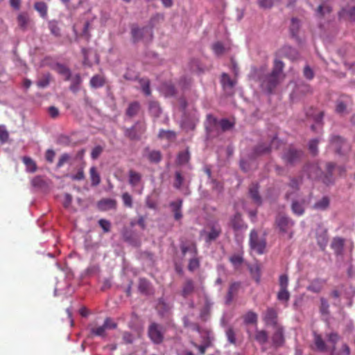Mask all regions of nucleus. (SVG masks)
Masks as SVG:
<instances>
[{
	"label": "nucleus",
	"mask_w": 355,
	"mask_h": 355,
	"mask_svg": "<svg viewBox=\"0 0 355 355\" xmlns=\"http://www.w3.org/2000/svg\"><path fill=\"white\" fill-rule=\"evenodd\" d=\"M284 64L282 61L275 60L272 72L267 75L261 82V87L268 93H272L279 83L280 76Z\"/></svg>",
	"instance_id": "f257e3e1"
},
{
	"label": "nucleus",
	"mask_w": 355,
	"mask_h": 355,
	"mask_svg": "<svg viewBox=\"0 0 355 355\" xmlns=\"http://www.w3.org/2000/svg\"><path fill=\"white\" fill-rule=\"evenodd\" d=\"M281 143V141L276 137H274L269 141L259 143L254 148L251 157L254 159L257 157L269 154L272 148L278 149Z\"/></svg>",
	"instance_id": "f03ea898"
},
{
	"label": "nucleus",
	"mask_w": 355,
	"mask_h": 355,
	"mask_svg": "<svg viewBox=\"0 0 355 355\" xmlns=\"http://www.w3.org/2000/svg\"><path fill=\"white\" fill-rule=\"evenodd\" d=\"M249 245L250 248L258 254L266 252V239L264 235H259L257 230H252L250 233Z\"/></svg>",
	"instance_id": "7ed1b4c3"
},
{
	"label": "nucleus",
	"mask_w": 355,
	"mask_h": 355,
	"mask_svg": "<svg viewBox=\"0 0 355 355\" xmlns=\"http://www.w3.org/2000/svg\"><path fill=\"white\" fill-rule=\"evenodd\" d=\"M275 224L279 231L283 234H288V238L291 239L293 235V231L291 230L295 222L289 217L279 214L275 219Z\"/></svg>",
	"instance_id": "20e7f679"
},
{
	"label": "nucleus",
	"mask_w": 355,
	"mask_h": 355,
	"mask_svg": "<svg viewBox=\"0 0 355 355\" xmlns=\"http://www.w3.org/2000/svg\"><path fill=\"white\" fill-rule=\"evenodd\" d=\"M146 130V125L144 122L137 121L130 128H125L124 135L129 139L137 141L141 139L142 135Z\"/></svg>",
	"instance_id": "39448f33"
},
{
	"label": "nucleus",
	"mask_w": 355,
	"mask_h": 355,
	"mask_svg": "<svg viewBox=\"0 0 355 355\" xmlns=\"http://www.w3.org/2000/svg\"><path fill=\"white\" fill-rule=\"evenodd\" d=\"M148 336L154 344H161L164 338L163 327L156 322H151L148 328Z\"/></svg>",
	"instance_id": "423d86ee"
},
{
	"label": "nucleus",
	"mask_w": 355,
	"mask_h": 355,
	"mask_svg": "<svg viewBox=\"0 0 355 355\" xmlns=\"http://www.w3.org/2000/svg\"><path fill=\"white\" fill-rule=\"evenodd\" d=\"M302 152L293 147H289L282 155L283 160L289 164H294L300 162Z\"/></svg>",
	"instance_id": "0eeeda50"
},
{
	"label": "nucleus",
	"mask_w": 355,
	"mask_h": 355,
	"mask_svg": "<svg viewBox=\"0 0 355 355\" xmlns=\"http://www.w3.org/2000/svg\"><path fill=\"white\" fill-rule=\"evenodd\" d=\"M327 173L324 176L323 182L329 184L333 182V172L336 171L339 175H342L345 172V169L343 166H336L334 163L329 162L326 165Z\"/></svg>",
	"instance_id": "6e6552de"
},
{
	"label": "nucleus",
	"mask_w": 355,
	"mask_h": 355,
	"mask_svg": "<svg viewBox=\"0 0 355 355\" xmlns=\"http://www.w3.org/2000/svg\"><path fill=\"white\" fill-rule=\"evenodd\" d=\"M263 320L266 324L275 326L277 324V311L272 307H268L263 314Z\"/></svg>",
	"instance_id": "1a4fd4ad"
},
{
	"label": "nucleus",
	"mask_w": 355,
	"mask_h": 355,
	"mask_svg": "<svg viewBox=\"0 0 355 355\" xmlns=\"http://www.w3.org/2000/svg\"><path fill=\"white\" fill-rule=\"evenodd\" d=\"M240 287L241 284L239 282H234L230 285L227 293L225 296L226 304L230 305L232 302L234 297L237 295Z\"/></svg>",
	"instance_id": "9d476101"
},
{
	"label": "nucleus",
	"mask_w": 355,
	"mask_h": 355,
	"mask_svg": "<svg viewBox=\"0 0 355 355\" xmlns=\"http://www.w3.org/2000/svg\"><path fill=\"white\" fill-rule=\"evenodd\" d=\"M116 200L111 198H103L98 202V208L101 211L115 209L116 208Z\"/></svg>",
	"instance_id": "9b49d317"
},
{
	"label": "nucleus",
	"mask_w": 355,
	"mask_h": 355,
	"mask_svg": "<svg viewBox=\"0 0 355 355\" xmlns=\"http://www.w3.org/2000/svg\"><path fill=\"white\" fill-rule=\"evenodd\" d=\"M305 171H306L309 178L313 180L320 178L322 175L321 169L317 164H311L306 165L305 167Z\"/></svg>",
	"instance_id": "f8f14e48"
},
{
	"label": "nucleus",
	"mask_w": 355,
	"mask_h": 355,
	"mask_svg": "<svg viewBox=\"0 0 355 355\" xmlns=\"http://www.w3.org/2000/svg\"><path fill=\"white\" fill-rule=\"evenodd\" d=\"M148 31L146 27L139 28L136 25H132L131 27V35L132 42L134 43L140 41L144 35V33Z\"/></svg>",
	"instance_id": "ddd939ff"
},
{
	"label": "nucleus",
	"mask_w": 355,
	"mask_h": 355,
	"mask_svg": "<svg viewBox=\"0 0 355 355\" xmlns=\"http://www.w3.org/2000/svg\"><path fill=\"white\" fill-rule=\"evenodd\" d=\"M17 21L19 28L23 31H26L28 29V25L31 22L28 14L25 12H20L17 15Z\"/></svg>",
	"instance_id": "4468645a"
},
{
	"label": "nucleus",
	"mask_w": 355,
	"mask_h": 355,
	"mask_svg": "<svg viewBox=\"0 0 355 355\" xmlns=\"http://www.w3.org/2000/svg\"><path fill=\"white\" fill-rule=\"evenodd\" d=\"M212 304L213 303L210 301V300L206 297L205 299L204 306L200 311V318L202 320L206 321L209 318Z\"/></svg>",
	"instance_id": "2eb2a0df"
},
{
	"label": "nucleus",
	"mask_w": 355,
	"mask_h": 355,
	"mask_svg": "<svg viewBox=\"0 0 355 355\" xmlns=\"http://www.w3.org/2000/svg\"><path fill=\"white\" fill-rule=\"evenodd\" d=\"M231 225L234 231L247 229L248 226L243 223L241 215L236 213L231 220Z\"/></svg>",
	"instance_id": "dca6fc26"
},
{
	"label": "nucleus",
	"mask_w": 355,
	"mask_h": 355,
	"mask_svg": "<svg viewBox=\"0 0 355 355\" xmlns=\"http://www.w3.org/2000/svg\"><path fill=\"white\" fill-rule=\"evenodd\" d=\"M345 239L340 237L334 238L331 244V248L334 250L336 255H342L343 253Z\"/></svg>",
	"instance_id": "f3484780"
},
{
	"label": "nucleus",
	"mask_w": 355,
	"mask_h": 355,
	"mask_svg": "<svg viewBox=\"0 0 355 355\" xmlns=\"http://www.w3.org/2000/svg\"><path fill=\"white\" fill-rule=\"evenodd\" d=\"M194 290V282L191 279H187L182 285L181 295L183 297L187 298L193 293Z\"/></svg>",
	"instance_id": "a211bd4d"
},
{
	"label": "nucleus",
	"mask_w": 355,
	"mask_h": 355,
	"mask_svg": "<svg viewBox=\"0 0 355 355\" xmlns=\"http://www.w3.org/2000/svg\"><path fill=\"white\" fill-rule=\"evenodd\" d=\"M317 243L322 250H324L328 243V234L327 230L320 229L317 232Z\"/></svg>",
	"instance_id": "6ab92c4d"
},
{
	"label": "nucleus",
	"mask_w": 355,
	"mask_h": 355,
	"mask_svg": "<svg viewBox=\"0 0 355 355\" xmlns=\"http://www.w3.org/2000/svg\"><path fill=\"white\" fill-rule=\"evenodd\" d=\"M221 228L218 224H212L210 225V232L207 235L206 241L210 242L216 240L221 234Z\"/></svg>",
	"instance_id": "aec40b11"
},
{
	"label": "nucleus",
	"mask_w": 355,
	"mask_h": 355,
	"mask_svg": "<svg viewBox=\"0 0 355 355\" xmlns=\"http://www.w3.org/2000/svg\"><path fill=\"white\" fill-rule=\"evenodd\" d=\"M321 1L322 3L319 5L315 11L316 15L320 17H322L326 14H329L331 12V7L328 3L330 0Z\"/></svg>",
	"instance_id": "412c9836"
},
{
	"label": "nucleus",
	"mask_w": 355,
	"mask_h": 355,
	"mask_svg": "<svg viewBox=\"0 0 355 355\" xmlns=\"http://www.w3.org/2000/svg\"><path fill=\"white\" fill-rule=\"evenodd\" d=\"M249 194L254 203L260 205L262 202L261 198L259 193V187L257 184H252L249 188Z\"/></svg>",
	"instance_id": "4be33fe9"
},
{
	"label": "nucleus",
	"mask_w": 355,
	"mask_h": 355,
	"mask_svg": "<svg viewBox=\"0 0 355 355\" xmlns=\"http://www.w3.org/2000/svg\"><path fill=\"white\" fill-rule=\"evenodd\" d=\"M182 200H178L177 201H173L170 203V207L172 208V211L174 214V218L176 220H179L182 218Z\"/></svg>",
	"instance_id": "5701e85b"
},
{
	"label": "nucleus",
	"mask_w": 355,
	"mask_h": 355,
	"mask_svg": "<svg viewBox=\"0 0 355 355\" xmlns=\"http://www.w3.org/2000/svg\"><path fill=\"white\" fill-rule=\"evenodd\" d=\"M324 284L325 282L322 279H314L307 286V290L315 293H318L322 290Z\"/></svg>",
	"instance_id": "b1692460"
},
{
	"label": "nucleus",
	"mask_w": 355,
	"mask_h": 355,
	"mask_svg": "<svg viewBox=\"0 0 355 355\" xmlns=\"http://www.w3.org/2000/svg\"><path fill=\"white\" fill-rule=\"evenodd\" d=\"M180 249L183 256H185L187 252H189L193 257L198 254V250L196 243H191L189 244L182 243Z\"/></svg>",
	"instance_id": "393cba45"
},
{
	"label": "nucleus",
	"mask_w": 355,
	"mask_h": 355,
	"mask_svg": "<svg viewBox=\"0 0 355 355\" xmlns=\"http://www.w3.org/2000/svg\"><path fill=\"white\" fill-rule=\"evenodd\" d=\"M161 92L165 96H173L175 94V88L171 83H164L160 87Z\"/></svg>",
	"instance_id": "a878e982"
},
{
	"label": "nucleus",
	"mask_w": 355,
	"mask_h": 355,
	"mask_svg": "<svg viewBox=\"0 0 355 355\" xmlns=\"http://www.w3.org/2000/svg\"><path fill=\"white\" fill-rule=\"evenodd\" d=\"M272 340L276 347H279L283 345L284 342V338L283 331L282 329H278L273 334Z\"/></svg>",
	"instance_id": "bb28decb"
},
{
	"label": "nucleus",
	"mask_w": 355,
	"mask_h": 355,
	"mask_svg": "<svg viewBox=\"0 0 355 355\" xmlns=\"http://www.w3.org/2000/svg\"><path fill=\"white\" fill-rule=\"evenodd\" d=\"M49 29L51 31V33L53 35L56 37H59L61 36V30L59 26L58 21L56 20L49 21L48 23Z\"/></svg>",
	"instance_id": "cd10ccee"
},
{
	"label": "nucleus",
	"mask_w": 355,
	"mask_h": 355,
	"mask_svg": "<svg viewBox=\"0 0 355 355\" xmlns=\"http://www.w3.org/2000/svg\"><path fill=\"white\" fill-rule=\"evenodd\" d=\"M89 175L92 182V186H98L101 182V177L95 166H92L90 168Z\"/></svg>",
	"instance_id": "c85d7f7f"
},
{
	"label": "nucleus",
	"mask_w": 355,
	"mask_h": 355,
	"mask_svg": "<svg viewBox=\"0 0 355 355\" xmlns=\"http://www.w3.org/2000/svg\"><path fill=\"white\" fill-rule=\"evenodd\" d=\"M268 335L265 330L257 329L254 335V340L259 344H265L268 341Z\"/></svg>",
	"instance_id": "c756f323"
},
{
	"label": "nucleus",
	"mask_w": 355,
	"mask_h": 355,
	"mask_svg": "<svg viewBox=\"0 0 355 355\" xmlns=\"http://www.w3.org/2000/svg\"><path fill=\"white\" fill-rule=\"evenodd\" d=\"M141 180V175L133 170L129 171V183L132 187L137 186Z\"/></svg>",
	"instance_id": "7c9ffc66"
},
{
	"label": "nucleus",
	"mask_w": 355,
	"mask_h": 355,
	"mask_svg": "<svg viewBox=\"0 0 355 355\" xmlns=\"http://www.w3.org/2000/svg\"><path fill=\"white\" fill-rule=\"evenodd\" d=\"M90 86L93 88L101 87L105 84L104 78L100 75L94 76L89 82Z\"/></svg>",
	"instance_id": "2f4dec72"
},
{
	"label": "nucleus",
	"mask_w": 355,
	"mask_h": 355,
	"mask_svg": "<svg viewBox=\"0 0 355 355\" xmlns=\"http://www.w3.org/2000/svg\"><path fill=\"white\" fill-rule=\"evenodd\" d=\"M314 343L317 349L320 352H324L327 349V345L322 336L316 333L314 334Z\"/></svg>",
	"instance_id": "473e14b6"
},
{
	"label": "nucleus",
	"mask_w": 355,
	"mask_h": 355,
	"mask_svg": "<svg viewBox=\"0 0 355 355\" xmlns=\"http://www.w3.org/2000/svg\"><path fill=\"white\" fill-rule=\"evenodd\" d=\"M34 8L40 13V16L45 18L47 16V5L42 1L36 2Z\"/></svg>",
	"instance_id": "72a5a7b5"
},
{
	"label": "nucleus",
	"mask_w": 355,
	"mask_h": 355,
	"mask_svg": "<svg viewBox=\"0 0 355 355\" xmlns=\"http://www.w3.org/2000/svg\"><path fill=\"white\" fill-rule=\"evenodd\" d=\"M139 109L140 105L138 102L131 103L126 110V114L130 117L135 116L139 112Z\"/></svg>",
	"instance_id": "f704fd0d"
},
{
	"label": "nucleus",
	"mask_w": 355,
	"mask_h": 355,
	"mask_svg": "<svg viewBox=\"0 0 355 355\" xmlns=\"http://www.w3.org/2000/svg\"><path fill=\"white\" fill-rule=\"evenodd\" d=\"M22 161L26 166L27 171L34 173L37 171V165L31 157H24Z\"/></svg>",
	"instance_id": "c9c22d12"
},
{
	"label": "nucleus",
	"mask_w": 355,
	"mask_h": 355,
	"mask_svg": "<svg viewBox=\"0 0 355 355\" xmlns=\"http://www.w3.org/2000/svg\"><path fill=\"white\" fill-rule=\"evenodd\" d=\"M236 331L232 327H228L225 330V336L231 345H236Z\"/></svg>",
	"instance_id": "e433bc0d"
},
{
	"label": "nucleus",
	"mask_w": 355,
	"mask_h": 355,
	"mask_svg": "<svg viewBox=\"0 0 355 355\" xmlns=\"http://www.w3.org/2000/svg\"><path fill=\"white\" fill-rule=\"evenodd\" d=\"M221 83L224 87L232 89L236 85V81L231 79L228 74L224 73L221 76Z\"/></svg>",
	"instance_id": "4c0bfd02"
},
{
	"label": "nucleus",
	"mask_w": 355,
	"mask_h": 355,
	"mask_svg": "<svg viewBox=\"0 0 355 355\" xmlns=\"http://www.w3.org/2000/svg\"><path fill=\"white\" fill-rule=\"evenodd\" d=\"M331 144L338 153H340V146L345 144V141L339 136H334L331 139Z\"/></svg>",
	"instance_id": "58836bf2"
},
{
	"label": "nucleus",
	"mask_w": 355,
	"mask_h": 355,
	"mask_svg": "<svg viewBox=\"0 0 355 355\" xmlns=\"http://www.w3.org/2000/svg\"><path fill=\"white\" fill-rule=\"evenodd\" d=\"M329 199L328 197L324 196L314 204L313 208L315 209L324 210L329 207Z\"/></svg>",
	"instance_id": "ea45409f"
},
{
	"label": "nucleus",
	"mask_w": 355,
	"mask_h": 355,
	"mask_svg": "<svg viewBox=\"0 0 355 355\" xmlns=\"http://www.w3.org/2000/svg\"><path fill=\"white\" fill-rule=\"evenodd\" d=\"M291 209L293 214L301 216L304 212V208L303 207V202L300 203L298 201H293L291 205Z\"/></svg>",
	"instance_id": "a19ab883"
},
{
	"label": "nucleus",
	"mask_w": 355,
	"mask_h": 355,
	"mask_svg": "<svg viewBox=\"0 0 355 355\" xmlns=\"http://www.w3.org/2000/svg\"><path fill=\"white\" fill-rule=\"evenodd\" d=\"M183 324H184V327L186 328H190L192 330L196 331L198 333L200 332L201 329H200V325L196 322H191L189 320L187 316H184L183 318Z\"/></svg>",
	"instance_id": "79ce46f5"
},
{
	"label": "nucleus",
	"mask_w": 355,
	"mask_h": 355,
	"mask_svg": "<svg viewBox=\"0 0 355 355\" xmlns=\"http://www.w3.org/2000/svg\"><path fill=\"white\" fill-rule=\"evenodd\" d=\"M290 297L291 295L288 289H279L277 295V300L286 304L289 301Z\"/></svg>",
	"instance_id": "37998d69"
},
{
	"label": "nucleus",
	"mask_w": 355,
	"mask_h": 355,
	"mask_svg": "<svg viewBox=\"0 0 355 355\" xmlns=\"http://www.w3.org/2000/svg\"><path fill=\"white\" fill-rule=\"evenodd\" d=\"M148 107L149 111L153 116L155 117H158L159 116L161 113V108L157 101H150L149 103Z\"/></svg>",
	"instance_id": "c03bdc74"
},
{
	"label": "nucleus",
	"mask_w": 355,
	"mask_h": 355,
	"mask_svg": "<svg viewBox=\"0 0 355 355\" xmlns=\"http://www.w3.org/2000/svg\"><path fill=\"white\" fill-rule=\"evenodd\" d=\"M82 83V79L80 74H76L72 78L71 85L70 86V89L73 93H76L79 90V86Z\"/></svg>",
	"instance_id": "a18cd8bd"
},
{
	"label": "nucleus",
	"mask_w": 355,
	"mask_h": 355,
	"mask_svg": "<svg viewBox=\"0 0 355 355\" xmlns=\"http://www.w3.org/2000/svg\"><path fill=\"white\" fill-rule=\"evenodd\" d=\"M139 83L141 87L142 92L146 96H150L151 94V91L150 88V80L148 78H143L139 80Z\"/></svg>",
	"instance_id": "49530a36"
},
{
	"label": "nucleus",
	"mask_w": 355,
	"mask_h": 355,
	"mask_svg": "<svg viewBox=\"0 0 355 355\" xmlns=\"http://www.w3.org/2000/svg\"><path fill=\"white\" fill-rule=\"evenodd\" d=\"M190 159V154L188 150L179 153L178 155V163L179 164H184L189 162Z\"/></svg>",
	"instance_id": "de8ad7c7"
},
{
	"label": "nucleus",
	"mask_w": 355,
	"mask_h": 355,
	"mask_svg": "<svg viewBox=\"0 0 355 355\" xmlns=\"http://www.w3.org/2000/svg\"><path fill=\"white\" fill-rule=\"evenodd\" d=\"M243 319L245 324H256L257 322V315L253 311H248L244 315Z\"/></svg>",
	"instance_id": "09e8293b"
},
{
	"label": "nucleus",
	"mask_w": 355,
	"mask_h": 355,
	"mask_svg": "<svg viewBox=\"0 0 355 355\" xmlns=\"http://www.w3.org/2000/svg\"><path fill=\"white\" fill-rule=\"evenodd\" d=\"M150 282L146 279H140L139 282V290L141 293H148L150 290Z\"/></svg>",
	"instance_id": "8fccbe9b"
},
{
	"label": "nucleus",
	"mask_w": 355,
	"mask_h": 355,
	"mask_svg": "<svg viewBox=\"0 0 355 355\" xmlns=\"http://www.w3.org/2000/svg\"><path fill=\"white\" fill-rule=\"evenodd\" d=\"M200 267V260L196 257H193L190 259L188 264V270L191 272L195 271Z\"/></svg>",
	"instance_id": "3c124183"
},
{
	"label": "nucleus",
	"mask_w": 355,
	"mask_h": 355,
	"mask_svg": "<svg viewBox=\"0 0 355 355\" xmlns=\"http://www.w3.org/2000/svg\"><path fill=\"white\" fill-rule=\"evenodd\" d=\"M107 329L103 325L97 327H92L90 329V332L92 335L101 337H105L106 336L105 331Z\"/></svg>",
	"instance_id": "603ef678"
},
{
	"label": "nucleus",
	"mask_w": 355,
	"mask_h": 355,
	"mask_svg": "<svg viewBox=\"0 0 355 355\" xmlns=\"http://www.w3.org/2000/svg\"><path fill=\"white\" fill-rule=\"evenodd\" d=\"M148 158L151 162L157 163L160 162L162 159V155L161 153L158 150H152L149 153Z\"/></svg>",
	"instance_id": "864d4df0"
},
{
	"label": "nucleus",
	"mask_w": 355,
	"mask_h": 355,
	"mask_svg": "<svg viewBox=\"0 0 355 355\" xmlns=\"http://www.w3.org/2000/svg\"><path fill=\"white\" fill-rule=\"evenodd\" d=\"M230 261L234 265L235 267H237L242 264L243 262V258L241 254H235L230 257Z\"/></svg>",
	"instance_id": "5fc2aeb1"
},
{
	"label": "nucleus",
	"mask_w": 355,
	"mask_h": 355,
	"mask_svg": "<svg viewBox=\"0 0 355 355\" xmlns=\"http://www.w3.org/2000/svg\"><path fill=\"white\" fill-rule=\"evenodd\" d=\"M327 340L334 345L333 350L335 349V345L339 341L340 336L336 332H331L327 334Z\"/></svg>",
	"instance_id": "6e6d98bb"
},
{
	"label": "nucleus",
	"mask_w": 355,
	"mask_h": 355,
	"mask_svg": "<svg viewBox=\"0 0 355 355\" xmlns=\"http://www.w3.org/2000/svg\"><path fill=\"white\" fill-rule=\"evenodd\" d=\"M300 28V21L296 18L291 19V24L290 27L291 33L293 36H295Z\"/></svg>",
	"instance_id": "4d7b16f0"
},
{
	"label": "nucleus",
	"mask_w": 355,
	"mask_h": 355,
	"mask_svg": "<svg viewBox=\"0 0 355 355\" xmlns=\"http://www.w3.org/2000/svg\"><path fill=\"white\" fill-rule=\"evenodd\" d=\"M279 289H288V277L286 274L280 275L279 279Z\"/></svg>",
	"instance_id": "13d9d810"
},
{
	"label": "nucleus",
	"mask_w": 355,
	"mask_h": 355,
	"mask_svg": "<svg viewBox=\"0 0 355 355\" xmlns=\"http://www.w3.org/2000/svg\"><path fill=\"white\" fill-rule=\"evenodd\" d=\"M212 49H213L214 52L215 53V54H216L217 55H222L225 51V48H224L223 44L219 42H216L213 44Z\"/></svg>",
	"instance_id": "bf43d9fd"
},
{
	"label": "nucleus",
	"mask_w": 355,
	"mask_h": 355,
	"mask_svg": "<svg viewBox=\"0 0 355 355\" xmlns=\"http://www.w3.org/2000/svg\"><path fill=\"white\" fill-rule=\"evenodd\" d=\"M71 159V156L68 153H63L60 155L59 160L57 163V167L60 168L64 164L67 163Z\"/></svg>",
	"instance_id": "052dcab7"
},
{
	"label": "nucleus",
	"mask_w": 355,
	"mask_h": 355,
	"mask_svg": "<svg viewBox=\"0 0 355 355\" xmlns=\"http://www.w3.org/2000/svg\"><path fill=\"white\" fill-rule=\"evenodd\" d=\"M122 200L123 205L127 207H132V196L127 192L123 193L122 194Z\"/></svg>",
	"instance_id": "680f3d73"
},
{
	"label": "nucleus",
	"mask_w": 355,
	"mask_h": 355,
	"mask_svg": "<svg viewBox=\"0 0 355 355\" xmlns=\"http://www.w3.org/2000/svg\"><path fill=\"white\" fill-rule=\"evenodd\" d=\"M219 123L221 129L223 131L230 130L234 126V123L226 119H222Z\"/></svg>",
	"instance_id": "e2e57ef3"
},
{
	"label": "nucleus",
	"mask_w": 355,
	"mask_h": 355,
	"mask_svg": "<svg viewBox=\"0 0 355 355\" xmlns=\"http://www.w3.org/2000/svg\"><path fill=\"white\" fill-rule=\"evenodd\" d=\"M103 325L106 329H114L117 327V324L110 318H106Z\"/></svg>",
	"instance_id": "0e129e2a"
},
{
	"label": "nucleus",
	"mask_w": 355,
	"mask_h": 355,
	"mask_svg": "<svg viewBox=\"0 0 355 355\" xmlns=\"http://www.w3.org/2000/svg\"><path fill=\"white\" fill-rule=\"evenodd\" d=\"M320 302H321V304H320V311L321 313L323 315L328 314L329 306L327 301L324 297H321Z\"/></svg>",
	"instance_id": "69168bd1"
},
{
	"label": "nucleus",
	"mask_w": 355,
	"mask_h": 355,
	"mask_svg": "<svg viewBox=\"0 0 355 355\" xmlns=\"http://www.w3.org/2000/svg\"><path fill=\"white\" fill-rule=\"evenodd\" d=\"M58 71L60 73L66 76L67 80L70 79L71 72H70L69 69L68 68H67L66 67H64V65L58 64Z\"/></svg>",
	"instance_id": "338daca9"
},
{
	"label": "nucleus",
	"mask_w": 355,
	"mask_h": 355,
	"mask_svg": "<svg viewBox=\"0 0 355 355\" xmlns=\"http://www.w3.org/2000/svg\"><path fill=\"white\" fill-rule=\"evenodd\" d=\"M301 180L292 178L290 180V182L288 183V187H291L293 191H296L299 189V186L300 184Z\"/></svg>",
	"instance_id": "774afa93"
}]
</instances>
